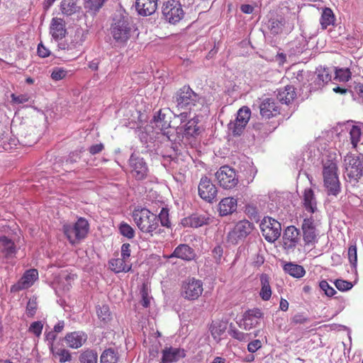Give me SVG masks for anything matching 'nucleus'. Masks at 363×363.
<instances>
[{"label":"nucleus","mask_w":363,"mask_h":363,"mask_svg":"<svg viewBox=\"0 0 363 363\" xmlns=\"http://www.w3.org/2000/svg\"><path fill=\"white\" fill-rule=\"evenodd\" d=\"M65 340L69 347L78 349L86 342L87 335L84 331H74L67 333Z\"/></svg>","instance_id":"obj_20"},{"label":"nucleus","mask_w":363,"mask_h":363,"mask_svg":"<svg viewBox=\"0 0 363 363\" xmlns=\"http://www.w3.org/2000/svg\"><path fill=\"white\" fill-rule=\"evenodd\" d=\"M203 291V284L200 279L188 278L184 281L181 287V296L185 300L194 301L198 300Z\"/></svg>","instance_id":"obj_5"},{"label":"nucleus","mask_w":363,"mask_h":363,"mask_svg":"<svg viewBox=\"0 0 363 363\" xmlns=\"http://www.w3.org/2000/svg\"><path fill=\"white\" fill-rule=\"evenodd\" d=\"M335 21V16L330 8L325 7L323 9L321 16L320 18V23L321 26V28L325 30L329 26L333 25Z\"/></svg>","instance_id":"obj_31"},{"label":"nucleus","mask_w":363,"mask_h":363,"mask_svg":"<svg viewBox=\"0 0 363 363\" xmlns=\"http://www.w3.org/2000/svg\"><path fill=\"white\" fill-rule=\"evenodd\" d=\"M157 7V0H136L135 9L138 14L143 16L154 13Z\"/></svg>","instance_id":"obj_24"},{"label":"nucleus","mask_w":363,"mask_h":363,"mask_svg":"<svg viewBox=\"0 0 363 363\" xmlns=\"http://www.w3.org/2000/svg\"><path fill=\"white\" fill-rule=\"evenodd\" d=\"M347 176L354 181H357L362 174V165L358 156L347 155L344 160Z\"/></svg>","instance_id":"obj_11"},{"label":"nucleus","mask_w":363,"mask_h":363,"mask_svg":"<svg viewBox=\"0 0 363 363\" xmlns=\"http://www.w3.org/2000/svg\"><path fill=\"white\" fill-rule=\"evenodd\" d=\"M296 96V94L294 86L287 85L279 91L277 98L281 103L289 104L294 101Z\"/></svg>","instance_id":"obj_30"},{"label":"nucleus","mask_w":363,"mask_h":363,"mask_svg":"<svg viewBox=\"0 0 363 363\" xmlns=\"http://www.w3.org/2000/svg\"><path fill=\"white\" fill-rule=\"evenodd\" d=\"M98 318L108 323L111 320V313L109 307L107 305H102L99 306L96 311Z\"/></svg>","instance_id":"obj_43"},{"label":"nucleus","mask_w":363,"mask_h":363,"mask_svg":"<svg viewBox=\"0 0 363 363\" xmlns=\"http://www.w3.org/2000/svg\"><path fill=\"white\" fill-rule=\"evenodd\" d=\"M43 328V324L41 321H35L31 323L29 327L28 331L33 333L35 336L40 337Z\"/></svg>","instance_id":"obj_51"},{"label":"nucleus","mask_w":363,"mask_h":363,"mask_svg":"<svg viewBox=\"0 0 363 363\" xmlns=\"http://www.w3.org/2000/svg\"><path fill=\"white\" fill-rule=\"evenodd\" d=\"M254 225L247 220L237 223L233 229L228 233V240L232 243H238L245 239L253 230Z\"/></svg>","instance_id":"obj_10"},{"label":"nucleus","mask_w":363,"mask_h":363,"mask_svg":"<svg viewBox=\"0 0 363 363\" xmlns=\"http://www.w3.org/2000/svg\"><path fill=\"white\" fill-rule=\"evenodd\" d=\"M104 149V145L102 143H99L91 145L89 148V151L91 155H94L101 152Z\"/></svg>","instance_id":"obj_62"},{"label":"nucleus","mask_w":363,"mask_h":363,"mask_svg":"<svg viewBox=\"0 0 363 363\" xmlns=\"http://www.w3.org/2000/svg\"><path fill=\"white\" fill-rule=\"evenodd\" d=\"M11 97L12 101L16 104H23V103L28 101V100H29V97L26 94H21V95L16 96V94H12L11 95Z\"/></svg>","instance_id":"obj_60"},{"label":"nucleus","mask_w":363,"mask_h":363,"mask_svg":"<svg viewBox=\"0 0 363 363\" xmlns=\"http://www.w3.org/2000/svg\"><path fill=\"white\" fill-rule=\"evenodd\" d=\"M284 269L289 275L296 278H301L303 277L306 273L302 266L292 263L286 264L284 267Z\"/></svg>","instance_id":"obj_34"},{"label":"nucleus","mask_w":363,"mask_h":363,"mask_svg":"<svg viewBox=\"0 0 363 363\" xmlns=\"http://www.w3.org/2000/svg\"><path fill=\"white\" fill-rule=\"evenodd\" d=\"M324 186L328 195L337 196L340 191V181L337 176V166L333 161H327L323 170Z\"/></svg>","instance_id":"obj_3"},{"label":"nucleus","mask_w":363,"mask_h":363,"mask_svg":"<svg viewBox=\"0 0 363 363\" xmlns=\"http://www.w3.org/2000/svg\"><path fill=\"white\" fill-rule=\"evenodd\" d=\"M134 26L130 21L124 16L113 19L111 26V33L116 43L125 44L130 38L133 31Z\"/></svg>","instance_id":"obj_2"},{"label":"nucleus","mask_w":363,"mask_h":363,"mask_svg":"<svg viewBox=\"0 0 363 363\" xmlns=\"http://www.w3.org/2000/svg\"><path fill=\"white\" fill-rule=\"evenodd\" d=\"M361 129L357 125H352L350 130V140L353 147H356L361 138Z\"/></svg>","instance_id":"obj_45"},{"label":"nucleus","mask_w":363,"mask_h":363,"mask_svg":"<svg viewBox=\"0 0 363 363\" xmlns=\"http://www.w3.org/2000/svg\"><path fill=\"white\" fill-rule=\"evenodd\" d=\"M38 279L37 269H30L26 270L19 281L11 287V292H18L30 287Z\"/></svg>","instance_id":"obj_15"},{"label":"nucleus","mask_w":363,"mask_h":363,"mask_svg":"<svg viewBox=\"0 0 363 363\" xmlns=\"http://www.w3.org/2000/svg\"><path fill=\"white\" fill-rule=\"evenodd\" d=\"M199 134V127L194 120H189L186 123L184 129V135L186 137H195Z\"/></svg>","instance_id":"obj_37"},{"label":"nucleus","mask_w":363,"mask_h":363,"mask_svg":"<svg viewBox=\"0 0 363 363\" xmlns=\"http://www.w3.org/2000/svg\"><path fill=\"white\" fill-rule=\"evenodd\" d=\"M262 346V343L259 340H254L247 345V350L251 353H255Z\"/></svg>","instance_id":"obj_57"},{"label":"nucleus","mask_w":363,"mask_h":363,"mask_svg":"<svg viewBox=\"0 0 363 363\" xmlns=\"http://www.w3.org/2000/svg\"><path fill=\"white\" fill-rule=\"evenodd\" d=\"M169 216V210L167 208H162L157 216L158 220H160L162 226L167 228H169L171 226Z\"/></svg>","instance_id":"obj_47"},{"label":"nucleus","mask_w":363,"mask_h":363,"mask_svg":"<svg viewBox=\"0 0 363 363\" xmlns=\"http://www.w3.org/2000/svg\"><path fill=\"white\" fill-rule=\"evenodd\" d=\"M60 10L63 14L70 16L77 11V3L75 0H62Z\"/></svg>","instance_id":"obj_36"},{"label":"nucleus","mask_w":363,"mask_h":363,"mask_svg":"<svg viewBox=\"0 0 363 363\" xmlns=\"http://www.w3.org/2000/svg\"><path fill=\"white\" fill-rule=\"evenodd\" d=\"M231 337L240 342H247L250 340V334L240 331L238 329L231 330L230 332Z\"/></svg>","instance_id":"obj_46"},{"label":"nucleus","mask_w":363,"mask_h":363,"mask_svg":"<svg viewBox=\"0 0 363 363\" xmlns=\"http://www.w3.org/2000/svg\"><path fill=\"white\" fill-rule=\"evenodd\" d=\"M245 127L246 126L240 123H237L235 121L230 124V130L232 131L233 135L235 136L240 135L244 131Z\"/></svg>","instance_id":"obj_52"},{"label":"nucleus","mask_w":363,"mask_h":363,"mask_svg":"<svg viewBox=\"0 0 363 363\" xmlns=\"http://www.w3.org/2000/svg\"><path fill=\"white\" fill-rule=\"evenodd\" d=\"M89 224L87 220L80 217L77 222L72 225L65 223L62 226V230L71 244H75L82 239H84L88 234Z\"/></svg>","instance_id":"obj_4"},{"label":"nucleus","mask_w":363,"mask_h":363,"mask_svg":"<svg viewBox=\"0 0 363 363\" xmlns=\"http://www.w3.org/2000/svg\"><path fill=\"white\" fill-rule=\"evenodd\" d=\"M38 55L39 57L45 58L50 55V52L40 43L38 46Z\"/></svg>","instance_id":"obj_61"},{"label":"nucleus","mask_w":363,"mask_h":363,"mask_svg":"<svg viewBox=\"0 0 363 363\" xmlns=\"http://www.w3.org/2000/svg\"><path fill=\"white\" fill-rule=\"evenodd\" d=\"M65 321L60 320L58 323L54 326L53 330L57 334L61 333L65 328Z\"/></svg>","instance_id":"obj_64"},{"label":"nucleus","mask_w":363,"mask_h":363,"mask_svg":"<svg viewBox=\"0 0 363 363\" xmlns=\"http://www.w3.org/2000/svg\"><path fill=\"white\" fill-rule=\"evenodd\" d=\"M240 10L242 13L250 14L254 11V7L250 4H242L240 6Z\"/></svg>","instance_id":"obj_63"},{"label":"nucleus","mask_w":363,"mask_h":363,"mask_svg":"<svg viewBox=\"0 0 363 363\" xmlns=\"http://www.w3.org/2000/svg\"><path fill=\"white\" fill-rule=\"evenodd\" d=\"M259 113L262 118H270L279 114V108L274 99H264L259 106Z\"/></svg>","instance_id":"obj_18"},{"label":"nucleus","mask_w":363,"mask_h":363,"mask_svg":"<svg viewBox=\"0 0 363 363\" xmlns=\"http://www.w3.org/2000/svg\"><path fill=\"white\" fill-rule=\"evenodd\" d=\"M216 178L219 185L226 189L235 187L238 183L235 171L227 165L221 167L216 172Z\"/></svg>","instance_id":"obj_9"},{"label":"nucleus","mask_w":363,"mask_h":363,"mask_svg":"<svg viewBox=\"0 0 363 363\" xmlns=\"http://www.w3.org/2000/svg\"><path fill=\"white\" fill-rule=\"evenodd\" d=\"M131 250L129 243H124L121 248V257L127 260H130Z\"/></svg>","instance_id":"obj_58"},{"label":"nucleus","mask_w":363,"mask_h":363,"mask_svg":"<svg viewBox=\"0 0 363 363\" xmlns=\"http://www.w3.org/2000/svg\"><path fill=\"white\" fill-rule=\"evenodd\" d=\"M198 191L199 196L208 203H212L218 194L216 185L206 176L201 177L199 184Z\"/></svg>","instance_id":"obj_14"},{"label":"nucleus","mask_w":363,"mask_h":363,"mask_svg":"<svg viewBox=\"0 0 363 363\" xmlns=\"http://www.w3.org/2000/svg\"><path fill=\"white\" fill-rule=\"evenodd\" d=\"M52 358L58 360L60 363H65L72 361V357L70 352L63 346L56 345L50 349Z\"/></svg>","instance_id":"obj_29"},{"label":"nucleus","mask_w":363,"mask_h":363,"mask_svg":"<svg viewBox=\"0 0 363 363\" xmlns=\"http://www.w3.org/2000/svg\"><path fill=\"white\" fill-rule=\"evenodd\" d=\"M264 317V313L259 308L249 309L245 312L239 324L240 328L249 331L259 324L261 319Z\"/></svg>","instance_id":"obj_13"},{"label":"nucleus","mask_w":363,"mask_h":363,"mask_svg":"<svg viewBox=\"0 0 363 363\" xmlns=\"http://www.w3.org/2000/svg\"><path fill=\"white\" fill-rule=\"evenodd\" d=\"M38 304L35 299H30L26 306V315L28 317H33L36 313Z\"/></svg>","instance_id":"obj_54"},{"label":"nucleus","mask_w":363,"mask_h":363,"mask_svg":"<svg viewBox=\"0 0 363 363\" xmlns=\"http://www.w3.org/2000/svg\"><path fill=\"white\" fill-rule=\"evenodd\" d=\"M335 285L338 290L342 291L350 290L353 286L350 281H347L343 279H337L335 281Z\"/></svg>","instance_id":"obj_53"},{"label":"nucleus","mask_w":363,"mask_h":363,"mask_svg":"<svg viewBox=\"0 0 363 363\" xmlns=\"http://www.w3.org/2000/svg\"><path fill=\"white\" fill-rule=\"evenodd\" d=\"M282 239L285 250L294 249L300 241V231L294 225L288 226L284 231Z\"/></svg>","instance_id":"obj_17"},{"label":"nucleus","mask_w":363,"mask_h":363,"mask_svg":"<svg viewBox=\"0 0 363 363\" xmlns=\"http://www.w3.org/2000/svg\"><path fill=\"white\" fill-rule=\"evenodd\" d=\"M67 75V70L62 67H55L51 72V78L54 81L63 79Z\"/></svg>","instance_id":"obj_48"},{"label":"nucleus","mask_w":363,"mask_h":363,"mask_svg":"<svg viewBox=\"0 0 363 363\" xmlns=\"http://www.w3.org/2000/svg\"><path fill=\"white\" fill-rule=\"evenodd\" d=\"M129 165L133 177L137 180H143L147 177L148 167L143 157L133 153L129 159Z\"/></svg>","instance_id":"obj_12"},{"label":"nucleus","mask_w":363,"mask_h":363,"mask_svg":"<svg viewBox=\"0 0 363 363\" xmlns=\"http://www.w3.org/2000/svg\"><path fill=\"white\" fill-rule=\"evenodd\" d=\"M190 225L194 228H199L208 223L209 218H206L205 216L201 215H194L190 217Z\"/></svg>","instance_id":"obj_44"},{"label":"nucleus","mask_w":363,"mask_h":363,"mask_svg":"<svg viewBox=\"0 0 363 363\" xmlns=\"http://www.w3.org/2000/svg\"><path fill=\"white\" fill-rule=\"evenodd\" d=\"M274 123L264 121L257 122L253 125V128L262 135H267L276 129Z\"/></svg>","instance_id":"obj_33"},{"label":"nucleus","mask_w":363,"mask_h":363,"mask_svg":"<svg viewBox=\"0 0 363 363\" xmlns=\"http://www.w3.org/2000/svg\"><path fill=\"white\" fill-rule=\"evenodd\" d=\"M309 318L304 313H297L291 318V323L294 325L305 324Z\"/></svg>","instance_id":"obj_50"},{"label":"nucleus","mask_w":363,"mask_h":363,"mask_svg":"<svg viewBox=\"0 0 363 363\" xmlns=\"http://www.w3.org/2000/svg\"><path fill=\"white\" fill-rule=\"evenodd\" d=\"M140 293L142 296L141 304L143 305V306L147 308L150 306V298L148 296L147 289L145 287V286H143Z\"/></svg>","instance_id":"obj_59"},{"label":"nucleus","mask_w":363,"mask_h":363,"mask_svg":"<svg viewBox=\"0 0 363 363\" xmlns=\"http://www.w3.org/2000/svg\"><path fill=\"white\" fill-rule=\"evenodd\" d=\"M17 252L14 241L6 235H0V252L6 258L13 257Z\"/></svg>","instance_id":"obj_26"},{"label":"nucleus","mask_w":363,"mask_h":363,"mask_svg":"<svg viewBox=\"0 0 363 363\" xmlns=\"http://www.w3.org/2000/svg\"><path fill=\"white\" fill-rule=\"evenodd\" d=\"M260 229L264 239L274 242L281 235V223L271 217H264L260 223Z\"/></svg>","instance_id":"obj_8"},{"label":"nucleus","mask_w":363,"mask_h":363,"mask_svg":"<svg viewBox=\"0 0 363 363\" xmlns=\"http://www.w3.org/2000/svg\"><path fill=\"white\" fill-rule=\"evenodd\" d=\"M250 116V109L247 106H243L238 111L237 117L235 121H237V123H240L246 126L249 122Z\"/></svg>","instance_id":"obj_38"},{"label":"nucleus","mask_w":363,"mask_h":363,"mask_svg":"<svg viewBox=\"0 0 363 363\" xmlns=\"http://www.w3.org/2000/svg\"><path fill=\"white\" fill-rule=\"evenodd\" d=\"M196 257V253L193 248L186 244H180L174 250V252L168 256V258H179L185 261L193 260Z\"/></svg>","instance_id":"obj_23"},{"label":"nucleus","mask_w":363,"mask_h":363,"mask_svg":"<svg viewBox=\"0 0 363 363\" xmlns=\"http://www.w3.org/2000/svg\"><path fill=\"white\" fill-rule=\"evenodd\" d=\"M237 208V200L233 197H226L219 202L218 211L221 216L232 214Z\"/></svg>","instance_id":"obj_27"},{"label":"nucleus","mask_w":363,"mask_h":363,"mask_svg":"<svg viewBox=\"0 0 363 363\" xmlns=\"http://www.w3.org/2000/svg\"><path fill=\"white\" fill-rule=\"evenodd\" d=\"M260 280V291L259 293V297L262 301H269L272 294V290L270 285V278L267 274H262L259 277Z\"/></svg>","instance_id":"obj_28"},{"label":"nucleus","mask_w":363,"mask_h":363,"mask_svg":"<svg viewBox=\"0 0 363 363\" xmlns=\"http://www.w3.org/2000/svg\"><path fill=\"white\" fill-rule=\"evenodd\" d=\"M320 288L325 292L328 296H333L335 294V290L329 285L327 281L323 280L319 284Z\"/></svg>","instance_id":"obj_55"},{"label":"nucleus","mask_w":363,"mask_h":363,"mask_svg":"<svg viewBox=\"0 0 363 363\" xmlns=\"http://www.w3.org/2000/svg\"><path fill=\"white\" fill-rule=\"evenodd\" d=\"M301 229L303 232V239L306 245H313L317 242L318 234L316 233L314 219L312 217L303 219Z\"/></svg>","instance_id":"obj_16"},{"label":"nucleus","mask_w":363,"mask_h":363,"mask_svg":"<svg viewBox=\"0 0 363 363\" xmlns=\"http://www.w3.org/2000/svg\"><path fill=\"white\" fill-rule=\"evenodd\" d=\"M162 13L165 21L171 24L179 23L184 16L182 6L177 0H168L164 2L162 6Z\"/></svg>","instance_id":"obj_6"},{"label":"nucleus","mask_w":363,"mask_h":363,"mask_svg":"<svg viewBox=\"0 0 363 363\" xmlns=\"http://www.w3.org/2000/svg\"><path fill=\"white\" fill-rule=\"evenodd\" d=\"M50 33L55 40H60L65 37L67 30L65 21L60 18H53L50 24Z\"/></svg>","instance_id":"obj_25"},{"label":"nucleus","mask_w":363,"mask_h":363,"mask_svg":"<svg viewBox=\"0 0 363 363\" xmlns=\"http://www.w3.org/2000/svg\"><path fill=\"white\" fill-rule=\"evenodd\" d=\"M108 268L115 274L126 273L131 270L132 264L122 257L112 258L108 261Z\"/></svg>","instance_id":"obj_22"},{"label":"nucleus","mask_w":363,"mask_h":363,"mask_svg":"<svg viewBox=\"0 0 363 363\" xmlns=\"http://www.w3.org/2000/svg\"><path fill=\"white\" fill-rule=\"evenodd\" d=\"M119 233L128 239H133L135 237V230L128 223L123 221L118 225Z\"/></svg>","instance_id":"obj_41"},{"label":"nucleus","mask_w":363,"mask_h":363,"mask_svg":"<svg viewBox=\"0 0 363 363\" xmlns=\"http://www.w3.org/2000/svg\"><path fill=\"white\" fill-rule=\"evenodd\" d=\"M185 356L186 352L184 349L173 347H165L162 350V358L160 363L177 362Z\"/></svg>","instance_id":"obj_19"},{"label":"nucleus","mask_w":363,"mask_h":363,"mask_svg":"<svg viewBox=\"0 0 363 363\" xmlns=\"http://www.w3.org/2000/svg\"><path fill=\"white\" fill-rule=\"evenodd\" d=\"M348 259L353 267H356L357 263V253L356 245H351L347 252Z\"/></svg>","instance_id":"obj_49"},{"label":"nucleus","mask_w":363,"mask_h":363,"mask_svg":"<svg viewBox=\"0 0 363 363\" xmlns=\"http://www.w3.org/2000/svg\"><path fill=\"white\" fill-rule=\"evenodd\" d=\"M318 79L323 85L328 84L332 79L331 72L329 68L320 67L318 69ZM320 84V83H319Z\"/></svg>","instance_id":"obj_42"},{"label":"nucleus","mask_w":363,"mask_h":363,"mask_svg":"<svg viewBox=\"0 0 363 363\" xmlns=\"http://www.w3.org/2000/svg\"><path fill=\"white\" fill-rule=\"evenodd\" d=\"M335 77L339 82H348L352 77V72L349 68H335Z\"/></svg>","instance_id":"obj_40"},{"label":"nucleus","mask_w":363,"mask_h":363,"mask_svg":"<svg viewBox=\"0 0 363 363\" xmlns=\"http://www.w3.org/2000/svg\"><path fill=\"white\" fill-rule=\"evenodd\" d=\"M97 353L92 350H86L79 356L81 363H97Z\"/></svg>","instance_id":"obj_39"},{"label":"nucleus","mask_w":363,"mask_h":363,"mask_svg":"<svg viewBox=\"0 0 363 363\" xmlns=\"http://www.w3.org/2000/svg\"><path fill=\"white\" fill-rule=\"evenodd\" d=\"M175 99L178 108H186L189 110H191L200 99L189 86H184L179 89L176 93Z\"/></svg>","instance_id":"obj_7"},{"label":"nucleus","mask_w":363,"mask_h":363,"mask_svg":"<svg viewBox=\"0 0 363 363\" xmlns=\"http://www.w3.org/2000/svg\"><path fill=\"white\" fill-rule=\"evenodd\" d=\"M132 217L138 229L143 233L153 235L159 227L157 216L146 208H136Z\"/></svg>","instance_id":"obj_1"},{"label":"nucleus","mask_w":363,"mask_h":363,"mask_svg":"<svg viewBox=\"0 0 363 363\" xmlns=\"http://www.w3.org/2000/svg\"><path fill=\"white\" fill-rule=\"evenodd\" d=\"M118 357L112 348L105 350L100 357V363H117Z\"/></svg>","instance_id":"obj_35"},{"label":"nucleus","mask_w":363,"mask_h":363,"mask_svg":"<svg viewBox=\"0 0 363 363\" xmlns=\"http://www.w3.org/2000/svg\"><path fill=\"white\" fill-rule=\"evenodd\" d=\"M228 323L223 320L213 321L210 326V331L214 339H220L227 329Z\"/></svg>","instance_id":"obj_32"},{"label":"nucleus","mask_w":363,"mask_h":363,"mask_svg":"<svg viewBox=\"0 0 363 363\" xmlns=\"http://www.w3.org/2000/svg\"><path fill=\"white\" fill-rule=\"evenodd\" d=\"M45 336L50 349L56 346V345L54 344V342L57 338V333L54 330L45 332Z\"/></svg>","instance_id":"obj_56"},{"label":"nucleus","mask_w":363,"mask_h":363,"mask_svg":"<svg viewBox=\"0 0 363 363\" xmlns=\"http://www.w3.org/2000/svg\"><path fill=\"white\" fill-rule=\"evenodd\" d=\"M301 204L306 211L314 213L317 211V201L314 191L311 188L305 189L301 197Z\"/></svg>","instance_id":"obj_21"}]
</instances>
